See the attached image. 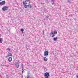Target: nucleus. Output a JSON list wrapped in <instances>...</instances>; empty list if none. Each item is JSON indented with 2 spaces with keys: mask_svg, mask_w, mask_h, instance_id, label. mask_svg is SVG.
<instances>
[{
  "mask_svg": "<svg viewBox=\"0 0 78 78\" xmlns=\"http://www.w3.org/2000/svg\"><path fill=\"white\" fill-rule=\"evenodd\" d=\"M24 5H30V1L28 0H26L25 2H23Z\"/></svg>",
  "mask_w": 78,
  "mask_h": 78,
  "instance_id": "1",
  "label": "nucleus"
},
{
  "mask_svg": "<svg viewBox=\"0 0 78 78\" xmlns=\"http://www.w3.org/2000/svg\"><path fill=\"white\" fill-rule=\"evenodd\" d=\"M49 73L46 72L44 73V76L45 77V78H49Z\"/></svg>",
  "mask_w": 78,
  "mask_h": 78,
  "instance_id": "2",
  "label": "nucleus"
},
{
  "mask_svg": "<svg viewBox=\"0 0 78 78\" xmlns=\"http://www.w3.org/2000/svg\"><path fill=\"white\" fill-rule=\"evenodd\" d=\"M8 7L6 6H5L2 8V11H7V10H8Z\"/></svg>",
  "mask_w": 78,
  "mask_h": 78,
  "instance_id": "3",
  "label": "nucleus"
},
{
  "mask_svg": "<svg viewBox=\"0 0 78 78\" xmlns=\"http://www.w3.org/2000/svg\"><path fill=\"white\" fill-rule=\"evenodd\" d=\"M48 51H46L45 52H44V56H46L47 57V56H48Z\"/></svg>",
  "mask_w": 78,
  "mask_h": 78,
  "instance_id": "4",
  "label": "nucleus"
},
{
  "mask_svg": "<svg viewBox=\"0 0 78 78\" xmlns=\"http://www.w3.org/2000/svg\"><path fill=\"white\" fill-rule=\"evenodd\" d=\"M5 1H3L1 2H0V5L1 6H2V5H5Z\"/></svg>",
  "mask_w": 78,
  "mask_h": 78,
  "instance_id": "5",
  "label": "nucleus"
},
{
  "mask_svg": "<svg viewBox=\"0 0 78 78\" xmlns=\"http://www.w3.org/2000/svg\"><path fill=\"white\" fill-rule=\"evenodd\" d=\"M49 35L51 37L52 36V37H53L55 36V35H54V33H53V32H51Z\"/></svg>",
  "mask_w": 78,
  "mask_h": 78,
  "instance_id": "6",
  "label": "nucleus"
},
{
  "mask_svg": "<svg viewBox=\"0 0 78 78\" xmlns=\"http://www.w3.org/2000/svg\"><path fill=\"white\" fill-rule=\"evenodd\" d=\"M9 56H12V55L11 53H9L7 55V56H6L5 58H7L8 57H9Z\"/></svg>",
  "mask_w": 78,
  "mask_h": 78,
  "instance_id": "7",
  "label": "nucleus"
},
{
  "mask_svg": "<svg viewBox=\"0 0 78 78\" xmlns=\"http://www.w3.org/2000/svg\"><path fill=\"white\" fill-rule=\"evenodd\" d=\"M15 65L16 66V67L17 68H18L19 67V63H16L15 64Z\"/></svg>",
  "mask_w": 78,
  "mask_h": 78,
  "instance_id": "8",
  "label": "nucleus"
},
{
  "mask_svg": "<svg viewBox=\"0 0 78 78\" xmlns=\"http://www.w3.org/2000/svg\"><path fill=\"white\" fill-rule=\"evenodd\" d=\"M9 62H11L12 61V58L11 57H9L8 59Z\"/></svg>",
  "mask_w": 78,
  "mask_h": 78,
  "instance_id": "9",
  "label": "nucleus"
},
{
  "mask_svg": "<svg viewBox=\"0 0 78 78\" xmlns=\"http://www.w3.org/2000/svg\"><path fill=\"white\" fill-rule=\"evenodd\" d=\"M44 61H47V60H48V58H47V57L44 58Z\"/></svg>",
  "mask_w": 78,
  "mask_h": 78,
  "instance_id": "10",
  "label": "nucleus"
},
{
  "mask_svg": "<svg viewBox=\"0 0 78 78\" xmlns=\"http://www.w3.org/2000/svg\"><path fill=\"white\" fill-rule=\"evenodd\" d=\"M27 6H28L30 8H32V6H31V5H30V4H29L28 5H27Z\"/></svg>",
  "mask_w": 78,
  "mask_h": 78,
  "instance_id": "11",
  "label": "nucleus"
},
{
  "mask_svg": "<svg viewBox=\"0 0 78 78\" xmlns=\"http://www.w3.org/2000/svg\"><path fill=\"white\" fill-rule=\"evenodd\" d=\"M2 42H3V39H2V38H0V43H2Z\"/></svg>",
  "mask_w": 78,
  "mask_h": 78,
  "instance_id": "12",
  "label": "nucleus"
},
{
  "mask_svg": "<svg viewBox=\"0 0 78 78\" xmlns=\"http://www.w3.org/2000/svg\"><path fill=\"white\" fill-rule=\"evenodd\" d=\"M54 34H57V31L56 30H55L54 31Z\"/></svg>",
  "mask_w": 78,
  "mask_h": 78,
  "instance_id": "13",
  "label": "nucleus"
},
{
  "mask_svg": "<svg viewBox=\"0 0 78 78\" xmlns=\"http://www.w3.org/2000/svg\"><path fill=\"white\" fill-rule=\"evenodd\" d=\"M22 73H23L24 71L25 70V69L24 68H22Z\"/></svg>",
  "mask_w": 78,
  "mask_h": 78,
  "instance_id": "14",
  "label": "nucleus"
},
{
  "mask_svg": "<svg viewBox=\"0 0 78 78\" xmlns=\"http://www.w3.org/2000/svg\"><path fill=\"white\" fill-rule=\"evenodd\" d=\"M21 31H22V32L23 33V32L24 31V29H21L20 30Z\"/></svg>",
  "mask_w": 78,
  "mask_h": 78,
  "instance_id": "15",
  "label": "nucleus"
},
{
  "mask_svg": "<svg viewBox=\"0 0 78 78\" xmlns=\"http://www.w3.org/2000/svg\"><path fill=\"white\" fill-rule=\"evenodd\" d=\"M57 39H58V38L57 37L54 38H53V40H54V41H56V40H57Z\"/></svg>",
  "mask_w": 78,
  "mask_h": 78,
  "instance_id": "16",
  "label": "nucleus"
},
{
  "mask_svg": "<svg viewBox=\"0 0 78 78\" xmlns=\"http://www.w3.org/2000/svg\"><path fill=\"white\" fill-rule=\"evenodd\" d=\"M68 2H69V3H71V0H68Z\"/></svg>",
  "mask_w": 78,
  "mask_h": 78,
  "instance_id": "17",
  "label": "nucleus"
},
{
  "mask_svg": "<svg viewBox=\"0 0 78 78\" xmlns=\"http://www.w3.org/2000/svg\"><path fill=\"white\" fill-rule=\"evenodd\" d=\"M24 7L25 8H27V5H26V4H24Z\"/></svg>",
  "mask_w": 78,
  "mask_h": 78,
  "instance_id": "18",
  "label": "nucleus"
},
{
  "mask_svg": "<svg viewBox=\"0 0 78 78\" xmlns=\"http://www.w3.org/2000/svg\"><path fill=\"white\" fill-rule=\"evenodd\" d=\"M27 78H33V77H30V76H29V75L27 76Z\"/></svg>",
  "mask_w": 78,
  "mask_h": 78,
  "instance_id": "19",
  "label": "nucleus"
},
{
  "mask_svg": "<svg viewBox=\"0 0 78 78\" xmlns=\"http://www.w3.org/2000/svg\"><path fill=\"white\" fill-rule=\"evenodd\" d=\"M52 2H53L52 4L53 5L55 4V1H54V0H52Z\"/></svg>",
  "mask_w": 78,
  "mask_h": 78,
  "instance_id": "20",
  "label": "nucleus"
},
{
  "mask_svg": "<svg viewBox=\"0 0 78 78\" xmlns=\"http://www.w3.org/2000/svg\"><path fill=\"white\" fill-rule=\"evenodd\" d=\"M45 2L47 3H48V0H46Z\"/></svg>",
  "mask_w": 78,
  "mask_h": 78,
  "instance_id": "21",
  "label": "nucleus"
},
{
  "mask_svg": "<svg viewBox=\"0 0 78 78\" xmlns=\"http://www.w3.org/2000/svg\"><path fill=\"white\" fill-rule=\"evenodd\" d=\"M7 50H8V51H10V48H8Z\"/></svg>",
  "mask_w": 78,
  "mask_h": 78,
  "instance_id": "22",
  "label": "nucleus"
},
{
  "mask_svg": "<svg viewBox=\"0 0 78 78\" xmlns=\"http://www.w3.org/2000/svg\"><path fill=\"white\" fill-rule=\"evenodd\" d=\"M48 17H49V16H46V18H48Z\"/></svg>",
  "mask_w": 78,
  "mask_h": 78,
  "instance_id": "23",
  "label": "nucleus"
},
{
  "mask_svg": "<svg viewBox=\"0 0 78 78\" xmlns=\"http://www.w3.org/2000/svg\"><path fill=\"white\" fill-rule=\"evenodd\" d=\"M43 34H44V30H43Z\"/></svg>",
  "mask_w": 78,
  "mask_h": 78,
  "instance_id": "24",
  "label": "nucleus"
},
{
  "mask_svg": "<svg viewBox=\"0 0 78 78\" xmlns=\"http://www.w3.org/2000/svg\"><path fill=\"white\" fill-rule=\"evenodd\" d=\"M76 78H78V75H77L76 76Z\"/></svg>",
  "mask_w": 78,
  "mask_h": 78,
  "instance_id": "25",
  "label": "nucleus"
},
{
  "mask_svg": "<svg viewBox=\"0 0 78 78\" xmlns=\"http://www.w3.org/2000/svg\"><path fill=\"white\" fill-rule=\"evenodd\" d=\"M24 67H23V66H22V68H24Z\"/></svg>",
  "mask_w": 78,
  "mask_h": 78,
  "instance_id": "26",
  "label": "nucleus"
},
{
  "mask_svg": "<svg viewBox=\"0 0 78 78\" xmlns=\"http://www.w3.org/2000/svg\"><path fill=\"white\" fill-rule=\"evenodd\" d=\"M2 0H0V1H2Z\"/></svg>",
  "mask_w": 78,
  "mask_h": 78,
  "instance_id": "27",
  "label": "nucleus"
},
{
  "mask_svg": "<svg viewBox=\"0 0 78 78\" xmlns=\"http://www.w3.org/2000/svg\"><path fill=\"white\" fill-rule=\"evenodd\" d=\"M22 66H23V64H22Z\"/></svg>",
  "mask_w": 78,
  "mask_h": 78,
  "instance_id": "28",
  "label": "nucleus"
}]
</instances>
